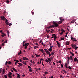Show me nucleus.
I'll return each mask as SVG.
<instances>
[{"instance_id": "nucleus-12", "label": "nucleus", "mask_w": 78, "mask_h": 78, "mask_svg": "<svg viewBox=\"0 0 78 78\" xmlns=\"http://www.w3.org/2000/svg\"><path fill=\"white\" fill-rule=\"evenodd\" d=\"M39 48V46H34V49H36V48Z\"/></svg>"}, {"instance_id": "nucleus-46", "label": "nucleus", "mask_w": 78, "mask_h": 78, "mask_svg": "<svg viewBox=\"0 0 78 78\" xmlns=\"http://www.w3.org/2000/svg\"><path fill=\"white\" fill-rule=\"evenodd\" d=\"M35 55L36 56L37 58H38V55L36 54H35Z\"/></svg>"}, {"instance_id": "nucleus-1", "label": "nucleus", "mask_w": 78, "mask_h": 78, "mask_svg": "<svg viewBox=\"0 0 78 78\" xmlns=\"http://www.w3.org/2000/svg\"><path fill=\"white\" fill-rule=\"evenodd\" d=\"M26 42V41H24L23 42V47H25V46L24 48L25 49H27V47H28V46L29 45V43H25V45H24V44H25V43Z\"/></svg>"}, {"instance_id": "nucleus-8", "label": "nucleus", "mask_w": 78, "mask_h": 78, "mask_svg": "<svg viewBox=\"0 0 78 78\" xmlns=\"http://www.w3.org/2000/svg\"><path fill=\"white\" fill-rule=\"evenodd\" d=\"M12 75V73L11 72H10L9 73L8 75V76L9 77H11V75Z\"/></svg>"}, {"instance_id": "nucleus-53", "label": "nucleus", "mask_w": 78, "mask_h": 78, "mask_svg": "<svg viewBox=\"0 0 78 78\" xmlns=\"http://www.w3.org/2000/svg\"><path fill=\"white\" fill-rule=\"evenodd\" d=\"M11 62L10 61H9L8 62L9 64H11Z\"/></svg>"}, {"instance_id": "nucleus-5", "label": "nucleus", "mask_w": 78, "mask_h": 78, "mask_svg": "<svg viewBox=\"0 0 78 78\" xmlns=\"http://www.w3.org/2000/svg\"><path fill=\"white\" fill-rule=\"evenodd\" d=\"M71 39L72 41H75V42H76V40L75 38L73 37H71Z\"/></svg>"}, {"instance_id": "nucleus-16", "label": "nucleus", "mask_w": 78, "mask_h": 78, "mask_svg": "<svg viewBox=\"0 0 78 78\" xmlns=\"http://www.w3.org/2000/svg\"><path fill=\"white\" fill-rule=\"evenodd\" d=\"M12 69H13V70H14V71L16 72H17V71L16 70V69H15V68H12Z\"/></svg>"}, {"instance_id": "nucleus-34", "label": "nucleus", "mask_w": 78, "mask_h": 78, "mask_svg": "<svg viewBox=\"0 0 78 78\" xmlns=\"http://www.w3.org/2000/svg\"><path fill=\"white\" fill-rule=\"evenodd\" d=\"M61 41H64V38H61Z\"/></svg>"}, {"instance_id": "nucleus-35", "label": "nucleus", "mask_w": 78, "mask_h": 78, "mask_svg": "<svg viewBox=\"0 0 78 78\" xmlns=\"http://www.w3.org/2000/svg\"><path fill=\"white\" fill-rule=\"evenodd\" d=\"M44 73L45 74H48V73L47 72H44Z\"/></svg>"}, {"instance_id": "nucleus-61", "label": "nucleus", "mask_w": 78, "mask_h": 78, "mask_svg": "<svg viewBox=\"0 0 78 78\" xmlns=\"http://www.w3.org/2000/svg\"><path fill=\"white\" fill-rule=\"evenodd\" d=\"M70 59H72V58H72V56H70Z\"/></svg>"}, {"instance_id": "nucleus-27", "label": "nucleus", "mask_w": 78, "mask_h": 78, "mask_svg": "<svg viewBox=\"0 0 78 78\" xmlns=\"http://www.w3.org/2000/svg\"><path fill=\"white\" fill-rule=\"evenodd\" d=\"M68 68H69V69H70L71 70H72V67H70V66H69L68 67Z\"/></svg>"}, {"instance_id": "nucleus-49", "label": "nucleus", "mask_w": 78, "mask_h": 78, "mask_svg": "<svg viewBox=\"0 0 78 78\" xmlns=\"http://www.w3.org/2000/svg\"><path fill=\"white\" fill-rule=\"evenodd\" d=\"M51 28V27L50 26L47 27V28H48V29H49V28Z\"/></svg>"}, {"instance_id": "nucleus-50", "label": "nucleus", "mask_w": 78, "mask_h": 78, "mask_svg": "<svg viewBox=\"0 0 78 78\" xmlns=\"http://www.w3.org/2000/svg\"><path fill=\"white\" fill-rule=\"evenodd\" d=\"M57 45L58 47L59 48L61 47V46H60V44H58Z\"/></svg>"}, {"instance_id": "nucleus-58", "label": "nucleus", "mask_w": 78, "mask_h": 78, "mask_svg": "<svg viewBox=\"0 0 78 78\" xmlns=\"http://www.w3.org/2000/svg\"><path fill=\"white\" fill-rule=\"evenodd\" d=\"M60 78H62V75L61 74L60 75Z\"/></svg>"}, {"instance_id": "nucleus-32", "label": "nucleus", "mask_w": 78, "mask_h": 78, "mask_svg": "<svg viewBox=\"0 0 78 78\" xmlns=\"http://www.w3.org/2000/svg\"><path fill=\"white\" fill-rule=\"evenodd\" d=\"M32 70H33L31 69H29V71L30 72H32Z\"/></svg>"}, {"instance_id": "nucleus-56", "label": "nucleus", "mask_w": 78, "mask_h": 78, "mask_svg": "<svg viewBox=\"0 0 78 78\" xmlns=\"http://www.w3.org/2000/svg\"><path fill=\"white\" fill-rule=\"evenodd\" d=\"M19 60L20 62H22V60H21V59H20Z\"/></svg>"}, {"instance_id": "nucleus-62", "label": "nucleus", "mask_w": 78, "mask_h": 78, "mask_svg": "<svg viewBox=\"0 0 78 78\" xmlns=\"http://www.w3.org/2000/svg\"><path fill=\"white\" fill-rule=\"evenodd\" d=\"M8 62H5V65H7V64H8Z\"/></svg>"}, {"instance_id": "nucleus-20", "label": "nucleus", "mask_w": 78, "mask_h": 78, "mask_svg": "<svg viewBox=\"0 0 78 78\" xmlns=\"http://www.w3.org/2000/svg\"><path fill=\"white\" fill-rule=\"evenodd\" d=\"M21 54H22V51L21 50L20 51V52H19L18 55H21Z\"/></svg>"}, {"instance_id": "nucleus-57", "label": "nucleus", "mask_w": 78, "mask_h": 78, "mask_svg": "<svg viewBox=\"0 0 78 78\" xmlns=\"http://www.w3.org/2000/svg\"><path fill=\"white\" fill-rule=\"evenodd\" d=\"M41 52H42V53H45V51H44V50H43V51H42Z\"/></svg>"}, {"instance_id": "nucleus-39", "label": "nucleus", "mask_w": 78, "mask_h": 78, "mask_svg": "<svg viewBox=\"0 0 78 78\" xmlns=\"http://www.w3.org/2000/svg\"><path fill=\"white\" fill-rule=\"evenodd\" d=\"M9 26H11V25H12V24L11 23H10L9 24Z\"/></svg>"}, {"instance_id": "nucleus-11", "label": "nucleus", "mask_w": 78, "mask_h": 78, "mask_svg": "<svg viewBox=\"0 0 78 78\" xmlns=\"http://www.w3.org/2000/svg\"><path fill=\"white\" fill-rule=\"evenodd\" d=\"M78 59H77V58H76V57H75L74 59V62H76L77 61Z\"/></svg>"}, {"instance_id": "nucleus-60", "label": "nucleus", "mask_w": 78, "mask_h": 78, "mask_svg": "<svg viewBox=\"0 0 78 78\" xmlns=\"http://www.w3.org/2000/svg\"><path fill=\"white\" fill-rule=\"evenodd\" d=\"M2 46H4V45H5V43H2Z\"/></svg>"}, {"instance_id": "nucleus-45", "label": "nucleus", "mask_w": 78, "mask_h": 78, "mask_svg": "<svg viewBox=\"0 0 78 78\" xmlns=\"http://www.w3.org/2000/svg\"><path fill=\"white\" fill-rule=\"evenodd\" d=\"M4 77L5 78H7V76H6V75H5Z\"/></svg>"}, {"instance_id": "nucleus-13", "label": "nucleus", "mask_w": 78, "mask_h": 78, "mask_svg": "<svg viewBox=\"0 0 78 78\" xmlns=\"http://www.w3.org/2000/svg\"><path fill=\"white\" fill-rule=\"evenodd\" d=\"M75 21H76V19L74 20L71 22V23H74L75 22Z\"/></svg>"}, {"instance_id": "nucleus-29", "label": "nucleus", "mask_w": 78, "mask_h": 78, "mask_svg": "<svg viewBox=\"0 0 78 78\" xmlns=\"http://www.w3.org/2000/svg\"><path fill=\"white\" fill-rule=\"evenodd\" d=\"M78 47H75L74 49L75 50H77V49H78Z\"/></svg>"}, {"instance_id": "nucleus-9", "label": "nucleus", "mask_w": 78, "mask_h": 78, "mask_svg": "<svg viewBox=\"0 0 78 78\" xmlns=\"http://www.w3.org/2000/svg\"><path fill=\"white\" fill-rule=\"evenodd\" d=\"M22 59H23V60H28V58L25 57H23V58H21Z\"/></svg>"}, {"instance_id": "nucleus-38", "label": "nucleus", "mask_w": 78, "mask_h": 78, "mask_svg": "<svg viewBox=\"0 0 78 78\" xmlns=\"http://www.w3.org/2000/svg\"><path fill=\"white\" fill-rule=\"evenodd\" d=\"M6 25H9V22H7V23H6Z\"/></svg>"}, {"instance_id": "nucleus-18", "label": "nucleus", "mask_w": 78, "mask_h": 78, "mask_svg": "<svg viewBox=\"0 0 78 78\" xmlns=\"http://www.w3.org/2000/svg\"><path fill=\"white\" fill-rule=\"evenodd\" d=\"M18 62H19V61H17L15 62V65L17 66L16 64H17Z\"/></svg>"}, {"instance_id": "nucleus-4", "label": "nucleus", "mask_w": 78, "mask_h": 78, "mask_svg": "<svg viewBox=\"0 0 78 78\" xmlns=\"http://www.w3.org/2000/svg\"><path fill=\"white\" fill-rule=\"evenodd\" d=\"M2 35H0V36L2 37H5V36H6V35L4 33H3V32L2 33Z\"/></svg>"}, {"instance_id": "nucleus-43", "label": "nucleus", "mask_w": 78, "mask_h": 78, "mask_svg": "<svg viewBox=\"0 0 78 78\" xmlns=\"http://www.w3.org/2000/svg\"><path fill=\"white\" fill-rule=\"evenodd\" d=\"M76 44H74V45H73V48H74V47H76Z\"/></svg>"}, {"instance_id": "nucleus-42", "label": "nucleus", "mask_w": 78, "mask_h": 78, "mask_svg": "<svg viewBox=\"0 0 78 78\" xmlns=\"http://www.w3.org/2000/svg\"><path fill=\"white\" fill-rule=\"evenodd\" d=\"M51 27V28H52L53 27H55V26L53 25L50 26Z\"/></svg>"}, {"instance_id": "nucleus-24", "label": "nucleus", "mask_w": 78, "mask_h": 78, "mask_svg": "<svg viewBox=\"0 0 78 78\" xmlns=\"http://www.w3.org/2000/svg\"><path fill=\"white\" fill-rule=\"evenodd\" d=\"M57 63H58V64H59V63H60V64H61V61H59L58 62H57Z\"/></svg>"}, {"instance_id": "nucleus-6", "label": "nucleus", "mask_w": 78, "mask_h": 78, "mask_svg": "<svg viewBox=\"0 0 78 78\" xmlns=\"http://www.w3.org/2000/svg\"><path fill=\"white\" fill-rule=\"evenodd\" d=\"M44 50H45V51L46 53H47V54H50V52H49V51H48V50H47V49H44Z\"/></svg>"}, {"instance_id": "nucleus-52", "label": "nucleus", "mask_w": 78, "mask_h": 78, "mask_svg": "<svg viewBox=\"0 0 78 78\" xmlns=\"http://www.w3.org/2000/svg\"><path fill=\"white\" fill-rule=\"evenodd\" d=\"M7 42V40H6L5 41H4V43L5 44Z\"/></svg>"}, {"instance_id": "nucleus-41", "label": "nucleus", "mask_w": 78, "mask_h": 78, "mask_svg": "<svg viewBox=\"0 0 78 78\" xmlns=\"http://www.w3.org/2000/svg\"><path fill=\"white\" fill-rule=\"evenodd\" d=\"M40 61H44V60L42 58H41L40 59Z\"/></svg>"}, {"instance_id": "nucleus-63", "label": "nucleus", "mask_w": 78, "mask_h": 78, "mask_svg": "<svg viewBox=\"0 0 78 78\" xmlns=\"http://www.w3.org/2000/svg\"><path fill=\"white\" fill-rule=\"evenodd\" d=\"M14 61H16V62H17V61H19V60H17L16 59L14 60Z\"/></svg>"}, {"instance_id": "nucleus-22", "label": "nucleus", "mask_w": 78, "mask_h": 78, "mask_svg": "<svg viewBox=\"0 0 78 78\" xmlns=\"http://www.w3.org/2000/svg\"><path fill=\"white\" fill-rule=\"evenodd\" d=\"M56 36V35L55 34H54L52 35V36H53L54 37H55Z\"/></svg>"}, {"instance_id": "nucleus-17", "label": "nucleus", "mask_w": 78, "mask_h": 78, "mask_svg": "<svg viewBox=\"0 0 78 78\" xmlns=\"http://www.w3.org/2000/svg\"><path fill=\"white\" fill-rule=\"evenodd\" d=\"M70 53L72 55V56H73L75 55L73 53V52H70Z\"/></svg>"}, {"instance_id": "nucleus-7", "label": "nucleus", "mask_w": 78, "mask_h": 78, "mask_svg": "<svg viewBox=\"0 0 78 78\" xmlns=\"http://www.w3.org/2000/svg\"><path fill=\"white\" fill-rule=\"evenodd\" d=\"M61 31H62V32H61V33H60L59 34L61 35H62V34H63V32H65V31H64V30L63 29H62L61 30Z\"/></svg>"}, {"instance_id": "nucleus-28", "label": "nucleus", "mask_w": 78, "mask_h": 78, "mask_svg": "<svg viewBox=\"0 0 78 78\" xmlns=\"http://www.w3.org/2000/svg\"><path fill=\"white\" fill-rule=\"evenodd\" d=\"M45 62H47V63H48V62H49V61H48V60H47V59H45Z\"/></svg>"}, {"instance_id": "nucleus-33", "label": "nucleus", "mask_w": 78, "mask_h": 78, "mask_svg": "<svg viewBox=\"0 0 78 78\" xmlns=\"http://www.w3.org/2000/svg\"><path fill=\"white\" fill-rule=\"evenodd\" d=\"M54 54V51H53L51 53V55H52V56H53V55Z\"/></svg>"}, {"instance_id": "nucleus-2", "label": "nucleus", "mask_w": 78, "mask_h": 78, "mask_svg": "<svg viewBox=\"0 0 78 78\" xmlns=\"http://www.w3.org/2000/svg\"><path fill=\"white\" fill-rule=\"evenodd\" d=\"M59 19L61 21H58V24H61L62 23V21H64V19H62V17H59Z\"/></svg>"}, {"instance_id": "nucleus-51", "label": "nucleus", "mask_w": 78, "mask_h": 78, "mask_svg": "<svg viewBox=\"0 0 78 78\" xmlns=\"http://www.w3.org/2000/svg\"><path fill=\"white\" fill-rule=\"evenodd\" d=\"M67 59L69 60H70V57H68Z\"/></svg>"}, {"instance_id": "nucleus-48", "label": "nucleus", "mask_w": 78, "mask_h": 78, "mask_svg": "<svg viewBox=\"0 0 78 78\" xmlns=\"http://www.w3.org/2000/svg\"><path fill=\"white\" fill-rule=\"evenodd\" d=\"M2 72H5V69H2Z\"/></svg>"}, {"instance_id": "nucleus-30", "label": "nucleus", "mask_w": 78, "mask_h": 78, "mask_svg": "<svg viewBox=\"0 0 78 78\" xmlns=\"http://www.w3.org/2000/svg\"><path fill=\"white\" fill-rule=\"evenodd\" d=\"M6 2L7 3H9V0H7L6 1Z\"/></svg>"}, {"instance_id": "nucleus-19", "label": "nucleus", "mask_w": 78, "mask_h": 78, "mask_svg": "<svg viewBox=\"0 0 78 78\" xmlns=\"http://www.w3.org/2000/svg\"><path fill=\"white\" fill-rule=\"evenodd\" d=\"M18 64H19V65H20V66H23V65H22V64L20 63H18Z\"/></svg>"}, {"instance_id": "nucleus-3", "label": "nucleus", "mask_w": 78, "mask_h": 78, "mask_svg": "<svg viewBox=\"0 0 78 78\" xmlns=\"http://www.w3.org/2000/svg\"><path fill=\"white\" fill-rule=\"evenodd\" d=\"M53 23L54 25V27H58L59 26V25L57 24V23L55 22V21H53Z\"/></svg>"}, {"instance_id": "nucleus-25", "label": "nucleus", "mask_w": 78, "mask_h": 78, "mask_svg": "<svg viewBox=\"0 0 78 78\" xmlns=\"http://www.w3.org/2000/svg\"><path fill=\"white\" fill-rule=\"evenodd\" d=\"M65 67L66 68L68 69V66H67V63H66L65 64Z\"/></svg>"}, {"instance_id": "nucleus-64", "label": "nucleus", "mask_w": 78, "mask_h": 78, "mask_svg": "<svg viewBox=\"0 0 78 78\" xmlns=\"http://www.w3.org/2000/svg\"><path fill=\"white\" fill-rule=\"evenodd\" d=\"M32 63L33 64H35V62L34 61L32 62Z\"/></svg>"}, {"instance_id": "nucleus-47", "label": "nucleus", "mask_w": 78, "mask_h": 78, "mask_svg": "<svg viewBox=\"0 0 78 78\" xmlns=\"http://www.w3.org/2000/svg\"><path fill=\"white\" fill-rule=\"evenodd\" d=\"M54 37V39H56V38H57V37H56V36Z\"/></svg>"}, {"instance_id": "nucleus-44", "label": "nucleus", "mask_w": 78, "mask_h": 78, "mask_svg": "<svg viewBox=\"0 0 78 78\" xmlns=\"http://www.w3.org/2000/svg\"><path fill=\"white\" fill-rule=\"evenodd\" d=\"M28 68L29 69H31V67H30V66H28Z\"/></svg>"}, {"instance_id": "nucleus-26", "label": "nucleus", "mask_w": 78, "mask_h": 78, "mask_svg": "<svg viewBox=\"0 0 78 78\" xmlns=\"http://www.w3.org/2000/svg\"><path fill=\"white\" fill-rule=\"evenodd\" d=\"M70 43L69 41H68L66 42V45H69V44Z\"/></svg>"}, {"instance_id": "nucleus-14", "label": "nucleus", "mask_w": 78, "mask_h": 78, "mask_svg": "<svg viewBox=\"0 0 78 78\" xmlns=\"http://www.w3.org/2000/svg\"><path fill=\"white\" fill-rule=\"evenodd\" d=\"M16 74L17 75V78H20V75H19V74L17 73H16Z\"/></svg>"}, {"instance_id": "nucleus-36", "label": "nucleus", "mask_w": 78, "mask_h": 78, "mask_svg": "<svg viewBox=\"0 0 78 78\" xmlns=\"http://www.w3.org/2000/svg\"><path fill=\"white\" fill-rule=\"evenodd\" d=\"M22 63H23V64H24L25 65H26V62H23Z\"/></svg>"}, {"instance_id": "nucleus-15", "label": "nucleus", "mask_w": 78, "mask_h": 78, "mask_svg": "<svg viewBox=\"0 0 78 78\" xmlns=\"http://www.w3.org/2000/svg\"><path fill=\"white\" fill-rule=\"evenodd\" d=\"M56 42H57L58 45H59L60 44H61V42H58V41H56Z\"/></svg>"}, {"instance_id": "nucleus-10", "label": "nucleus", "mask_w": 78, "mask_h": 78, "mask_svg": "<svg viewBox=\"0 0 78 78\" xmlns=\"http://www.w3.org/2000/svg\"><path fill=\"white\" fill-rule=\"evenodd\" d=\"M1 18L2 20H5V19H6L4 16H1Z\"/></svg>"}, {"instance_id": "nucleus-55", "label": "nucleus", "mask_w": 78, "mask_h": 78, "mask_svg": "<svg viewBox=\"0 0 78 78\" xmlns=\"http://www.w3.org/2000/svg\"><path fill=\"white\" fill-rule=\"evenodd\" d=\"M5 22H8V20L5 18Z\"/></svg>"}, {"instance_id": "nucleus-23", "label": "nucleus", "mask_w": 78, "mask_h": 78, "mask_svg": "<svg viewBox=\"0 0 78 78\" xmlns=\"http://www.w3.org/2000/svg\"><path fill=\"white\" fill-rule=\"evenodd\" d=\"M48 61H50V62H51V60L50 59V58H48Z\"/></svg>"}, {"instance_id": "nucleus-40", "label": "nucleus", "mask_w": 78, "mask_h": 78, "mask_svg": "<svg viewBox=\"0 0 78 78\" xmlns=\"http://www.w3.org/2000/svg\"><path fill=\"white\" fill-rule=\"evenodd\" d=\"M63 72H64V73H67V72H66V71L65 70V69L63 70Z\"/></svg>"}, {"instance_id": "nucleus-21", "label": "nucleus", "mask_w": 78, "mask_h": 78, "mask_svg": "<svg viewBox=\"0 0 78 78\" xmlns=\"http://www.w3.org/2000/svg\"><path fill=\"white\" fill-rule=\"evenodd\" d=\"M48 51H52V49L50 48L48 49Z\"/></svg>"}, {"instance_id": "nucleus-59", "label": "nucleus", "mask_w": 78, "mask_h": 78, "mask_svg": "<svg viewBox=\"0 0 78 78\" xmlns=\"http://www.w3.org/2000/svg\"><path fill=\"white\" fill-rule=\"evenodd\" d=\"M48 55H49V56L50 57L51 56V54H50H50H49Z\"/></svg>"}, {"instance_id": "nucleus-31", "label": "nucleus", "mask_w": 78, "mask_h": 78, "mask_svg": "<svg viewBox=\"0 0 78 78\" xmlns=\"http://www.w3.org/2000/svg\"><path fill=\"white\" fill-rule=\"evenodd\" d=\"M39 51H43L44 50L43 49H40L39 50Z\"/></svg>"}, {"instance_id": "nucleus-54", "label": "nucleus", "mask_w": 78, "mask_h": 78, "mask_svg": "<svg viewBox=\"0 0 78 78\" xmlns=\"http://www.w3.org/2000/svg\"><path fill=\"white\" fill-rule=\"evenodd\" d=\"M49 45L50 46H51V43H50V42H49Z\"/></svg>"}, {"instance_id": "nucleus-37", "label": "nucleus", "mask_w": 78, "mask_h": 78, "mask_svg": "<svg viewBox=\"0 0 78 78\" xmlns=\"http://www.w3.org/2000/svg\"><path fill=\"white\" fill-rule=\"evenodd\" d=\"M61 67L62 68V67H63V65H62V64H61Z\"/></svg>"}]
</instances>
